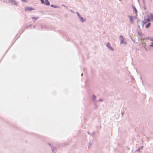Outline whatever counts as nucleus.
Instances as JSON below:
<instances>
[{
    "instance_id": "nucleus-7",
    "label": "nucleus",
    "mask_w": 153,
    "mask_h": 153,
    "mask_svg": "<svg viewBox=\"0 0 153 153\" xmlns=\"http://www.w3.org/2000/svg\"><path fill=\"white\" fill-rule=\"evenodd\" d=\"M129 18L130 19V21L132 23H133V22L132 21V18L131 16H129Z\"/></svg>"
},
{
    "instance_id": "nucleus-3",
    "label": "nucleus",
    "mask_w": 153,
    "mask_h": 153,
    "mask_svg": "<svg viewBox=\"0 0 153 153\" xmlns=\"http://www.w3.org/2000/svg\"><path fill=\"white\" fill-rule=\"evenodd\" d=\"M120 38L121 41V44L123 43H124V39L123 38V37L122 36H120Z\"/></svg>"
},
{
    "instance_id": "nucleus-17",
    "label": "nucleus",
    "mask_w": 153,
    "mask_h": 153,
    "mask_svg": "<svg viewBox=\"0 0 153 153\" xmlns=\"http://www.w3.org/2000/svg\"><path fill=\"white\" fill-rule=\"evenodd\" d=\"M51 6L53 7V5H51Z\"/></svg>"
},
{
    "instance_id": "nucleus-5",
    "label": "nucleus",
    "mask_w": 153,
    "mask_h": 153,
    "mask_svg": "<svg viewBox=\"0 0 153 153\" xmlns=\"http://www.w3.org/2000/svg\"><path fill=\"white\" fill-rule=\"evenodd\" d=\"M45 4L46 5H49L50 4V2L48 0H45Z\"/></svg>"
},
{
    "instance_id": "nucleus-6",
    "label": "nucleus",
    "mask_w": 153,
    "mask_h": 153,
    "mask_svg": "<svg viewBox=\"0 0 153 153\" xmlns=\"http://www.w3.org/2000/svg\"><path fill=\"white\" fill-rule=\"evenodd\" d=\"M150 25H151L150 23L149 22L146 25V28H148L150 26Z\"/></svg>"
},
{
    "instance_id": "nucleus-2",
    "label": "nucleus",
    "mask_w": 153,
    "mask_h": 153,
    "mask_svg": "<svg viewBox=\"0 0 153 153\" xmlns=\"http://www.w3.org/2000/svg\"><path fill=\"white\" fill-rule=\"evenodd\" d=\"M34 9L33 8H32L30 7H26L25 8V10L26 11H31L32 10H34Z\"/></svg>"
},
{
    "instance_id": "nucleus-11",
    "label": "nucleus",
    "mask_w": 153,
    "mask_h": 153,
    "mask_svg": "<svg viewBox=\"0 0 153 153\" xmlns=\"http://www.w3.org/2000/svg\"><path fill=\"white\" fill-rule=\"evenodd\" d=\"M40 1L42 3H45L44 0H40Z\"/></svg>"
},
{
    "instance_id": "nucleus-15",
    "label": "nucleus",
    "mask_w": 153,
    "mask_h": 153,
    "mask_svg": "<svg viewBox=\"0 0 153 153\" xmlns=\"http://www.w3.org/2000/svg\"><path fill=\"white\" fill-rule=\"evenodd\" d=\"M93 97H95V96L94 95L93 96Z\"/></svg>"
},
{
    "instance_id": "nucleus-12",
    "label": "nucleus",
    "mask_w": 153,
    "mask_h": 153,
    "mask_svg": "<svg viewBox=\"0 0 153 153\" xmlns=\"http://www.w3.org/2000/svg\"><path fill=\"white\" fill-rule=\"evenodd\" d=\"M134 10L135 11V13H137V9L134 7Z\"/></svg>"
},
{
    "instance_id": "nucleus-9",
    "label": "nucleus",
    "mask_w": 153,
    "mask_h": 153,
    "mask_svg": "<svg viewBox=\"0 0 153 153\" xmlns=\"http://www.w3.org/2000/svg\"><path fill=\"white\" fill-rule=\"evenodd\" d=\"M110 44L109 43H107V45H106L108 47V48H109V47H110Z\"/></svg>"
},
{
    "instance_id": "nucleus-10",
    "label": "nucleus",
    "mask_w": 153,
    "mask_h": 153,
    "mask_svg": "<svg viewBox=\"0 0 153 153\" xmlns=\"http://www.w3.org/2000/svg\"><path fill=\"white\" fill-rule=\"evenodd\" d=\"M14 0H9V1L10 2L12 3V2H13Z\"/></svg>"
},
{
    "instance_id": "nucleus-8",
    "label": "nucleus",
    "mask_w": 153,
    "mask_h": 153,
    "mask_svg": "<svg viewBox=\"0 0 153 153\" xmlns=\"http://www.w3.org/2000/svg\"><path fill=\"white\" fill-rule=\"evenodd\" d=\"M149 17H150L152 20H153V15L152 14H150Z\"/></svg>"
},
{
    "instance_id": "nucleus-1",
    "label": "nucleus",
    "mask_w": 153,
    "mask_h": 153,
    "mask_svg": "<svg viewBox=\"0 0 153 153\" xmlns=\"http://www.w3.org/2000/svg\"><path fill=\"white\" fill-rule=\"evenodd\" d=\"M147 42L149 46L153 47V40L149 39L147 41Z\"/></svg>"
},
{
    "instance_id": "nucleus-16",
    "label": "nucleus",
    "mask_w": 153,
    "mask_h": 153,
    "mask_svg": "<svg viewBox=\"0 0 153 153\" xmlns=\"http://www.w3.org/2000/svg\"><path fill=\"white\" fill-rule=\"evenodd\" d=\"M81 19H82V20L83 19V18H81Z\"/></svg>"
},
{
    "instance_id": "nucleus-14",
    "label": "nucleus",
    "mask_w": 153,
    "mask_h": 153,
    "mask_svg": "<svg viewBox=\"0 0 153 153\" xmlns=\"http://www.w3.org/2000/svg\"><path fill=\"white\" fill-rule=\"evenodd\" d=\"M21 1L22 2H26V0H21Z\"/></svg>"
},
{
    "instance_id": "nucleus-4",
    "label": "nucleus",
    "mask_w": 153,
    "mask_h": 153,
    "mask_svg": "<svg viewBox=\"0 0 153 153\" xmlns=\"http://www.w3.org/2000/svg\"><path fill=\"white\" fill-rule=\"evenodd\" d=\"M152 20L150 17H149L148 19L146 20L145 22H143V25H144L146 24L147 22H149L151 20Z\"/></svg>"
},
{
    "instance_id": "nucleus-13",
    "label": "nucleus",
    "mask_w": 153,
    "mask_h": 153,
    "mask_svg": "<svg viewBox=\"0 0 153 153\" xmlns=\"http://www.w3.org/2000/svg\"><path fill=\"white\" fill-rule=\"evenodd\" d=\"M32 19L35 20H36V19H37L38 18H36V17H34V18L33 17V18H32Z\"/></svg>"
}]
</instances>
